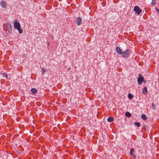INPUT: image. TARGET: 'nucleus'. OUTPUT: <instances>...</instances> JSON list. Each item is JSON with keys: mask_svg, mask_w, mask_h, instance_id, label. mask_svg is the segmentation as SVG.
<instances>
[{"mask_svg": "<svg viewBox=\"0 0 159 159\" xmlns=\"http://www.w3.org/2000/svg\"><path fill=\"white\" fill-rule=\"evenodd\" d=\"M0 4L2 7L3 8H6L7 7V3L4 1H1L0 3Z\"/></svg>", "mask_w": 159, "mask_h": 159, "instance_id": "6e6552de", "label": "nucleus"}, {"mask_svg": "<svg viewBox=\"0 0 159 159\" xmlns=\"http://www.w3.org/2000/svg\"><path fill=\"white\" fill-rule=\"evenodd\" d=\"M134 124L138 127H139L140 126V123L138 122H135L134 123Z\"/></svg>", "mask_w": 159, "mask_h": 159, "instance_id": "f3484780", "label": "nucleus"}, {"mask_svg": "<svg viewBox=\"0 0 159 159\" xmlns=\"http://www.w3.org/2000/svg\"><path fill=\"white\" fill-rule=\"evenodd\" d=\"M156 4V0H152L150 6H154Z\"/></svg>", "mask_w": 159, "mask_h": 159, "instance_id": "f8f14e48", "label": "nucleus"}, {"mask_svg": "<svg viewBox=\"0 0 159 159\" xmlns=\"http://www.w3.org/2000/svg\"><path fill=\"white\" fill-rule=\"evenodd\" d=\"M149 137H150V136H149Z\"/></svg>", "mask_w": 159, "mask_h": 159, "instance_id": "aec40b11", "label": "nucleus"}, {"mask_svg": "<svg viewBox=\"0 0 159 159\" xmlns=\"http://www.w3.org/2000/svg\"><path fill=\"white\" fill-rule=\"evenodd\" d=\"M142 92L144 94H146L147 93V89L146 87H144L142 90Z\"/></svg>", "mask_w": 159, "mask_h": 159, "instance_id": "ddd939ff", "label": "nucleus"}, {"mask_svg": "<svg viewBox=\"0 0 159 159\" xmlns=\"http://www.w3.org/2000/svg\"><path fill=\"white\" fill-rule=\"evenodd\" d=\"M129 50L128 49H127V50L124 52L122 54V56L124 57H125L129 56Z\"/></svg>", "mask_w": 159, "mask_h": 159, "instance_id": "39448f33", "label": "nucleus"}, {"mask_svg": "<svg viewBox=\"0 0 159 159\" xmlns=\"http://www.w3.org/2000/svg\"><path fill=\"white\" fill-rule=\"evenodd\" d=\"M114 120V118L112 116L108 117L107 119V121L109 122H112Z\"/></svg>", "mask_w": 159, "mask_h": 159, "instance_id": "9d476101", "label": "nucleus"}, {"mask_svg": "<svg viewBox=\"0 0 159 159\" xmlns=\"http://www.w3.org/2000/svg\"><path fill=\"white\" fill-rule=\"evenodd\" d=\"M152 109L154 110H155L156 107L154 103H152Z\"/></svg>", "mask_w": 159, "mask_h": 159, "instance_id": "a211bd4d", "label": "nucleus"}, {"mask_svg": "<svg viewBox=\"0 0 159 159\" xmlns=\"http://www.w3.org/2000/svg\"><path fill=\"white\" fill-rule=\"evenodd\" d=\"M116 49L117 53L119 54H122V51L119 47H116Z\"/></svg>", "mask_w": 159, "mask_h": 159, "instance_id": "1a4fd4ad", "label": "nucleus"}, {"mask_svg": "<svg viewBox=\"0 0 159 159\" xmlns=\"http://www.w3.org/2000/svg\"><path fill=\"white\" fill-rule=\"evenodd\" d=\"M3 74V75L6 78H7V75L4 74Z\"/></svg>", "mask_w": 159, "mask_h": 159, "instance_id": "6ab92c4d", "label": "nucleus"}, {"mask_svg": "<svg viewBox=\"0 0 159 159\" xmlns=\"http://www.w3.org/2000/svg\"><path fill=\"white\" fill-rule=\"evenodd\" d=\"M31 92L32 93L34 94L37 93V90L36 89L33 88L31 89Z\"/></svg>", "mask_w": 159, "mask_h": 159, "instance_id": "9b49d317", "label": "nucleus"}, {"mask_svg": "<svg viewBox=\"0 0 159 159\" xmlns=\"http://www.w3.org/2000/svg\"><path fill=\"white\" fill-rule=\"evenodd\" d=\"M76 22L78 25H80L82 23V21L81 18L80 17H78L76 20Z\"/></svg>", "mask_w": 159, "mask_h": 159, "instance_id": "423d86ee", "label": "nucleus"}, {"mask_svg": "<svg viewBox=\"0 0 159 159\" xmlns=\"http://www.w3.org/2000/svg\"><path fill=\"white\" fill-rule=\"evenodd\" d=\"M141 117L143 120H146L147 119L146 116L144 114H143L141 115Z\"/></svg>", "mask_w": 159, "mask_h": 159, "instance_id": "4468645a", "label": "nucleus"}, {"mask_svg": "<svg viewBox=\"0 0 159 159\" xmlns=\"http://www.w3.org/2000/svg\"><path fill=\"white\" fill-rule=\"evenodd\" d=\"M14 28L19 31V34H21L23 32L22 30L20 28V25L19 23L15 22L14 24Z\"/></svg>", "mask_w": 159, "mask_h": 159, "instance_id": "f257e3e1", "label": "nucleus"}, {"mask_svg": "<svg viewBox=\"0 0 159 159\" xmlns=\"http://www.w3.org/2000/svg\"><path fill=\"white\" fill-rule=\"evenodd\" d=\"M144 80L143 78L140 75L139 76L138 78V81L139 84V85H141L142 84V82L144 81Z\"/></svg>", "mask_w": 159, "mask_h": 159, "instance_id": "7ed1b4c3", "label": "nucleus"}, {"mask_svg": "<svg viewBox=\"0 0 159 159\" xmlns=\"http://www.w3.org/2000/svg\"><path fill=\"white\" fill-rule=\"evenodd\" d=\"M5 25L8 30V32L9 34H11V25L9 23H7Z\"/></svg>", "mask_w": 159, "mask_h": 159, "instance_id": "20e7f679", "label": "nucleus"}, {"mask_svg": "<svg viewBox=\"0 0 159 159\" xmlns=\"http://www.w3.org/2000/svg\"><path fill=\"white\" fill-rule=\"evenodd\" d=\"M134 11L138 14L139 15L141 12V10L137 6H135L134 9Z\"/></svg>", "mask_w": 159, "mask_h": 159, "instance_id": "f03ea898", "label": "nucleus"}, {"mask_svg": "<svg viewBox=\"0 0 159 159\" xmlns=\"http://www.w3.org/2000/svg\"><path fill=\"white\" fill-rule=\"evenodd\" d=\"M135 152V151L134 148H132L131 149L129 154L131 155L133 158H135L136 157L135 155H134V153Z\"/></svg>", "mask_w": 159, "mask_h": 159, "instance_id": "0eeeda50", "label": "nucleus"}, {"mask_svg": "<svg viewBox=\"0 0 159 159\" xmlns=\"http://www.w3.org/2000/svg\"><path fill=\"white\" fill-rule=\"evenodd\" d=\"M128 97L129 99H131L133 97V95L130 93H129Z\"/></svg>", "mask_w": 159, "mask_h": 159, "instance_id": "dca6fc26", "label": "nucleus"}, {"mask_svg": "<svg viewBox=\"0 0 159 159\" xmlns=\"http://www.w3.org/2000/svg\"><path fill=\"white\" fill-rule=\"evenodd\" d=\"M125 115L126 116L128 117H130L131 116V113H130L129 112H126L125 113Z\"/></svg>", "mask_w": 159, "mask_h": 159, "instance_id": "2eb2a0df", "label": "nucleus"}]
</instances>
